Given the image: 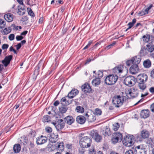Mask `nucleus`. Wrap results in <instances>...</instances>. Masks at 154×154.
I'll return each instance as SVG.
<instances>
[{
	"mask_svg": "<svg viewBox=\"0 0 154 154\" xmlns=\"http://www.w3.org/2000/svg\"><path fill=\"white\" fill-rule=\"evenodd\" d=\"M136 20L135 18L131 22L128 23L127 25L128 26L129 29H131L134 25V24L136 23Z\"/></svg>",
	"mask_w": 154,
	"mask_h": 154,
	"instance_id": "58836bf2",
	"label": "nucleus"
},
{
	"mask_svg": "<svg viewBox=\"0 0 154 154\" xmlns=\"http://www.w3.org/2000/svg\"><path fill=\"white\" fill-rule=\"evenodd\" d=\"M123 66L122 65H120L114 67L112 69V72L115 74V75L119 76L120 78L124 76L123 75H121V74L123 72Z\"/></svg>",
	"mask_w": 154,
	"mask_h": 154,
	"instance_id": "0eeeda50",
	"label": "nucleus"
},
{
	"mask_svg": "<svg viewBox=\"0 0 154 154\" xmlns=\"http://www.w3.org/2000/svg\"><path fill=\"white\" fill-rule=\"evenodd\" d=\"M146 143L149 144V146H150L151 147H153L154 144V140L151 138H149L146 140Z\"/></svg>",
	"mask_w": 154,
	"mask_h": 154,
	"instance_id": "2f4dec72",
	"label": "nucleus"
},
{
	"mask_svg": "<svg viewBox=\"0 0 154 154\" xmlns=\"http://www.w3.org/2000/svg\"><path fill=\"white\" fill-rule=\"evenodd\" d=\"M129 94L132 97L134 98L137 96L138 93L137 90L134 88H132L129 91Z\"/></svg>",
	"mask_w": 154,
	"mask_h": 154,
	"instance_id": "5701e85b",
	"label": "nucleus"
},
{
	"mask_svg": "<svg viewBox=\"0 0 154 154\" xmlns=\"http://www.w3.org/2000/svg\"><path fill=\"white\" fill-rule=\"evenodd\" d=\"M150 76L152 78H154V69L151 71Z\"/></svg>",
	"mask_w": 154,
	"mask_h": 154,
	"instance_id": "774afa93",
	"label": "nucleus"
},
{
	"mask_svg": "<svg viewBox=\"0 0 154 154\" xmlns=\"http://www.w3.org/2000/svg\"><path fill=\"white\" fill-rule=\"evenodd\" d=\"M122 138V134L119 133H114L111 139L112 143L115 144L118 141H121Z\"/></svg>",
	"mask_w": 154,
	"mask_h": 154,
	"instance_id": "1a4fd4ad",
	"label": "nucleus"
},
{
	"mask_svg": "<svg viewBox=\"0 0 154 154\" xmlns=\"http://www.w3.org/2000/svg\"><path fill=\"white\" fill-rule=\"evenodd\" d=\"M9 47V45L7 44H4L2 46V48L4 50L7 49Z\"/></svg>",
	"mask_w": 154,
	"mask_h": 154,
	"instance_id": "052dcab7",
	"label": "nucleus"
},
{
	"mask_svg": "<svg viewBox=\"0 0 154 154\" xmlns=\"http://www.w3.org/2000/svg\"><path fill=\"white\" fill-rule=\"evenodd\" d=\"M75 110L77 112L83 113L84 111V109L83 107L80 106H78L76 107Z\"/></svg>",
	"mask_w": 154,
	"mask_h": 154,
	"instance_id": "4c0bfd02",
	"label": "nucleus"
},
{
	"mask_svg": "<svg viewBox=\"0 0 154 154\" xmlns=\"http://www.w3.org/2000/svg\"><path fill=\"white\" fill-rule=\"evenodd\" d=\"M28 14L29 15L32 17H34L35 15H34V13L33 12V11H32L31 9L28 12Z\"/></svg>",
	"mask_w": 154,
	"mask_h": 154,
	"instance_id": "e2e57ef3",
	"label": "nucleus"
},
{
	"mask_svg": "<svg viewBox=\"0 0 154 154\" xmlns=\"http://www.w3.org/2000/svg\"><path fill=\"white\" fill-rule=\"evenodd\" d=\"M16 38L17 41H20L23 39V37L21 35H17Z\"/></svg>",
	"mask_w": 154,
	"mask_h": 154,
	"instance_id": "bf43d9fd",
	"label": "nucleus"
},
{
	"mask_svg": "<svg viewBox=\"0 0 154 154\" xmlns=\"http://www.w3.org/2000/svg\"><path fill=\"white\" fill-rule=\"evenodd\" d=\"M143 65L145 68H149L151 66V61L149 59H147L144 61Z\"/></svg>",
	"mask_w": 154,
	"mask_h": 154,
	"instance_id": "c756f323",
	"label": "nucleus"
},
{
	"mask_svg": "<svg viewBox=\"0 0 154 154\" xmlns=\"http://www.w3.org/2000/svg\"><path fill=\"white\" fill-rule=\"evenodd\" d=\"M102 111L101 109H98L96 108L95 110V115H100L101 114Z\"/></svg>",
	"mask_w": 154,
	"mask_h": 154,
	"instance_id": "c03bdc74",
	"label": "nucleus"
},
{
	"mask_svg": "<svg viewBox=\"0 0 154 154\" xmlns=\"http://www.w3.org/2000/svg\"><path fill=\"white\" fill-rule=\"evenodd\" d=\"M92 143V140L88 137H82L79 141L80 145L81 147L83 148L90 147Z\"/></svg>",
	"mask_w": 154,
	"mask_h": 154,
	"instance_id": "f03ea898",
	"label": "nucleus"
},
{
	"mask_svg": "<svg viewBox=\"0 0 154 154\" xmlns=\"http://www.w3.org/2000/svg\"><path fill=\"white\" fill-rule=\"evenodd\" d=\"M148 12L146 9H143L141 11H139L138 14L139 16H142L148 14Z\"/></svg>",
	"mask_w": 154,
	"mask_h": 154,
	"instance_id": "e433bc0d",
	"label": "nucleus"
},
{
	"mask_svg": "<svg viewBox=\"0 0 154 154\" xmlns=\"http://www.w3.org/2000/svg\"><path fill=\"white\" fill-rule=\"evenodd\" d=\"M15 46L16 47L17 49L18 50L21 47V43H19L17 45H15Z\"/></svg>",
	"mask_w": 154,
	"mask_h": 154,
	"instance_id": "0e129e2a",
	"label": "nucleus"
},
{
	"mask_svg": "<svg viewBox=\"0 0 154 154\" xmlns=\"http://www.w3.org/2000/svg\"><path fill=\"white\" fill-rule=\"evenodd\" d=\"M125 154H134L132 150H129L127 151Z\"/></svg>",
	"mask_w": 154,
	"mask_h": 154,
	"instance_id": "338daca9",
	"label": "nucleus"
},
{
	"mask_svg": "<svg viewBox=\"0 0 154 154\" xmlns=\"http://www.w3.org/2000/svg\"><path fill=\"white\" fill-rule=\"evenodd\" d=\"M118 76L113 74L109 75L106 76L105 80V83L108 85L114 84L118 79Z\"/></svg>",
	"mask_w": 154,
	"mask_h": 154,
	"instance_id": "7ed1b4c3",
	"label": "nucleus"
},
{
	"mask_svg": "<svg viewBox=\"0 0 154 154\" xmlns=\"http://www.w3.org/2000/svg\"><path fill=\"white\" fill-rule=\"evenodd\" d=\"M59 139L58 134L57 132H53L51 134L49 140L52 143H56Z\"/></svg>",
	"mask_w": 154,
	"mask_h": 154,
	"instance_id": "9b49d317",
	"label": "nucleus"
},
{
	"mask_svg": "<svg viewBox=\"0 0 154 154\" xmlns=\"http://www.w3.org/2000/svg\"><path fill=\"white\" fill-rule=\"evenodd\" d=\"M142 38L144 42H147L149 41L150 35L149 34H147L146 35L143 36Z\"/></svg>",
	"mask_w": 154,
	"mask_h": 154,
	"instance_id": "c9c22d12",
	"label": "nucleus"
},
{
	"mask_svg": "<svg viewBox=\"0 0 154 154\" xmlns=\"http://www.w3.org/2000/svg\"><path fill=\"white\" fill-rule=\"evenodd\" d=\"M100 80L99 78H96L92 81V85L95 87L99 85L100 83Z\"/></svg>",
	"mask_w": 154,
	"mask_h": 154,
	"instance_id": "7c9ffc66",
	"label": "nucleus"
},
{
	"mask_svg": "<svg viewBox=\"0 0 154 154\" xmlns=\"http://www.w3.org/2000/svg\"><path fill=\"white\" fill-rule=\"evenodd\" d=\"M37 68H38L37 69H35L34 72V75H35V77L36 78L37 75L39 74V67L38 66Z\"/></svg>",
	"mask_w": 154,
	"mask_h": 154,
	"instance_id": "603ef678",
	"label": "nucleus"
},
{
	"mask_svg": "<svg viewBox=\"0 0 154 154\" xmlns=\"http://www.w3.org/2000/svg\"><path fill=\"white\" fill-rule=\"evenodd\" d=\"M133 64L138 65L140 62L141 59L140 55L135 56L131 58Z\"/></svg>",
	"mask_w": 154,
	"mask_h": 154,
	"instance_id": "b1692460",
	"label": "nucleus"
},
{
	"mask_svg": "<svg viewBox=\"0 0 154 154\" xmlns=\"http://www.w3.org/2000/svg\"><path fill=\"white\" fill-rule=\"evenodd\" d=\"M116 44V42H114L112 44L106 46V49H107V50H108L112 48L114 45H115Z\"/></svg>",
	"mask_w": 154,
	"mask_h": 154,
	"instance_id": "3c124183",
	"label": "nucleus"
},
{
	"mask_svg": "<svg viewBox=\"0 0 154 154\" xmlns=\"http://www.w3.org/2000/svg\"><path fill=\"white\" fill-rule=\"evenodd\" d=\"M149 111L148 109H144L142 110L140 113V116L141 118H146L149 115Z\"/></svg>",
	"mask_w": 154,
	"mask_h": 154,
	"instance_id": "412c9836",
	"label": "nucleus"
},
{
	"mask_svg": "<svg viewBox=\"0 0 154 154\" xmlns=\"http://www.w3.org/2000/svg\"><path fill=\"white\" fill-rule=\"evenodd\" d=\"M14 35L13 34H11L8 37V38L10 40L12 41L14 39Z\"/></svg>",
	"mask_w": 154,
	"mask_h": 154,
	"instance_id": "6e6d98bb",
	"label": "nucleus"
},
{
	"mask_svg": "<svg viewBox=\"0 0 154 154\" xmlns=\"http://www.w3.org/2000/svg\"><path fill=\"white\" fill-rule=\"evenodd\" d=\"M52 151L57 150L56 143L51 145V146L49 147Z\"/></svg>",
	"mask_w": 154,
	"mask_h": 154,
	"instance_id": "a18cd8bd",
	"label": "nucleus"
},
{
	"mask_svg": "<svg viewBox=\"0 0 154 154\" xmlns=\"http://www.w3.org/2000/svg\"><path fill=\"white\" fill-rule=\"evenodd\" d=\"M134 137L133 135H127L124 138L123 143L124 145L127 146H130L133 144V141Z\"/></svg>",
	"mask_w": 154,
	"mask_h": 154,
	"instance_id": "20e7f679",
	"label": "nucleus"
},
{
	"mask_svg": "<svg viewBox=\"0 0 154 154\" xmlns=\"http://www.w3.org/2000/svg\"><path fill=\"white\" fill-rule=\"evenodd\" d=\"M120 127L119 124L118 123H116L113 125L112 129L115 131H117Z\"/></svg>",
	"mask_w": 154,
	"mask_h": 154,
	"instance_id": "ea45409f",
	"label": "nucleus"
},
{
	"mask_svg": "<svg viewBox=\"0 0 154 154\" xmlns=\"http://www.w3.org/2000/svg\"><path fill=\"white\" fill-rule=\"evenodd\" d=\"M11 29L10 27L5 28L1 30L0 32L3 35H6L11 32Z\"/></svg>",
	"mask_w": 154,
	"mask_h": 154,
	"instance_id": "c85d7f7f",
	"label": "nucleus"
},
{
	"mask_svg": "<svg viewBox=\"0 0 154 154\" xmlns=\"http://www.w3.org/2000/svg\"><path fill=\"white\" fill-rule=\"evenodd\" d=\"M91 135L94 137L95 141L97 142H100L102 139L101 136L98 134V133L94 130L91 132Z\"/></svg>",
	"mask_w": 154,
	"mask_h": 154,
	"instance_id": "ddd939ff",
	"label": "nucleus"
},
{
	"mask_svg": "<svg viewBox=\"0 0 154 154\" xmlns=\"http://www.w3.org/2000/svg\"><path fill=\"white\" fill-rule=\"evenodd\" d=\"M82 91L84 93H90L91 91V88L89 84H85L81 87Z\"/></svg>",
	"mask_w": 154,
	"mask_h": 154,
	"instance_id": "dca6fc26",
	"label": "nucleus"
},
{
	"mask_svg": "<svg viewBox=\"0 0 154 154\" xmlns=\"http://www.w3.org/2000/svg\"><path fill=\"white\" fill-rule=\"evenodd\" d=\"M5 19L8 22H11L13 20V15L11 13H8L4 15Z\"/></svg>",
	"mask_w": 154,
	"mask_h": 154,
	"instance_id": "a878e982",
	"label": "nucleus"
},
{
	"mask_svg": "<svg viewBox=\"0 0 154 154\" xmlns=\"http://www.w3.org/2000/svg\"><path fill=\"white\" fill-rule=\"evenodd\" d=\"M147 150L143 144H140L135 147L134 152L136 154H146Z\"/></svg>",
	"mask_w": 154,
	"mask_h": 154,
	"instance_id": "6e6552de",
	"label": "nucleus"
},
{
	"mask_svg": "<svg viewBox=\"0 0 154 154\" xmlns=\"http://www.w3.org/2000/svg\"><path fill=\"white\" fill-rule=\"evenodd\" d=\"M36 143L37 145H41L46 143L48 140L47 137L41 135L36 138Z\"/></svg>",
	"mask_w": 154,
	"mask_h": 154,
	"instance_id": "9d476101",
	"label": "nucleus"
},
{
	"mask_svg": "<svg viewBox=\"0 0 154 154\" xmlns=\"http://www.w3.org/2000/svg\"><path fill=\"white\" fill-rule=\"evenodd\" d=\"M21 149V146L19 144H17L14 145L13 150L15 153H18L20 152Z\"/></svg>",
	"mask_w": 154,
	"mask_h": 154,
	"instance_id": "473e14b6",
	"label": "nucleus"
},
{
	"mask_svg": "<svg viewBox=\"0 0 154 154\" xmlns=\"http://www.w3.org/2000/svg\"><path fill=\"white\" fill-rule=\"evenodd\" d=\"M35 132L34 131H30L29 134V136L30 137H31L32 138V139L33 140L34 137H35Z\"/></svg>",
	"mask_w": 154,
	"mask_h": 154,
	"instance_id": "49530a36",
	"label": "nucleus"
},
{
	"mask_svg": "<svg viewBox=\"0 0 154 154\" xmlns=\"http://www.w3.org/2000/svg\"><path fill=\"white\" fill-rule=\"evenodd\" d=\"M50 118V116L46 115L44 116L43 118V121L45 122H48Z\"/></svg>",
	"mask_w": 154,
	"mask_h": 154,
	"instance_id": "de8ad7c7",
	"label": "nucleus"
},
{
	"mask_svg": "<svg viewBox=\"0 0 154 154\" xmlns=\"http://www.w3.org/2000/svg\"><path fill=\"white\" fill-rule=\"evenodd\" d=\"M86 119L89 122H94L96 120V117L95 114L94 113H91L89 112L86 113L85 115Z\"/></svg>",
	"mask_w": 154,
	"mask_h": 154,
	"instance_id": "f8f14e48",
	"label": "nucleus"
},
{
	"mask_svg": "<svg viewBox=\"0 0 154 154\" xmlns=\"http://www.w3.org/2000/svg\"><path fill=\"white\" fill-rule=\"evenodd\" d=\"M56 125V127L58 130H60L63 128L65 126V123L63 120L62 119H59L58 121L55 123Z\"/></svg>",
	"mask_w": 154,
	"mask_h": 154,
	"instance_id": "f3484780",
	"label": "nucleus"
},
{
	"mask_svg": "<svg viewBox=\"0 0 154 154\" xmlns=\"http://www.w3.org/2000/svg\"><path fill=\"white\" fill-rule=\"evenodd\" d=\"M124 101V97H123L119 95L114 96L112 100V102L115 107H119L121 106Z\"/></svg>",
	"mask_w": 154,
	"mask_h": 154,
	"instance_id": "39448f33",
	"label": "nucleus"
},
{
	"mask_svg": "<svg viewBox=\"0 0 154 154\" xmlns=\"http://www.w3.org/2000/svg\"><path fill=\"white\" fill-rule=\"evenodd\" d=\"M141 136L143 139H145L148 137L149 135L148 131L146 130H143L141 132Z\"/></svg>",
	"mask_w": 154,
	"mask_h": 154,
	"instance_id": "cd10ccee",
	"label": "nucleus"
},
{
	"mask_svg": "<svg viewBox=\"0 0 154 154\" xmlns=\"http://www.w3.org/2000/svg\"><path fill=\"white\" fill-rule=\"evenodd\" d=\"M86 120V117L82 116H78L76 118V122L81 124H84Z\"/></svg>",
	"mask_w": 154,
	"mask_h": 154,
	"instance_id": "4be33fe9",
	"label": "nucleus"
},
{
	"mask_svg": "<svg viewBox=\"0 0 154 154\" xmlns=\"http://www.w3.org/2000/svg\"><path fill=\"white\" fill-rule=\"evenodd\" d=\"M65 122L68 124L71 125L73 123L75 119L73 117L71 116H68L64 119Z\"/></svg>",
	"mask_w": 154,
	"mask_h": 154,
	"instance_id": "aec40b11",
	"label": "nucleus"
},
{
	"mask_svg": "<svg viewBox=\"0 0 154 154\" xmlns=\"http://www.w3.org/2000/svg\"><path fill=\"white\" fill-rule=\"evenodd\" d=\"M136 79L132 76H129L126 77L124 79V83L125 85L131 87L135 85Z\"/></svg>",
	"mask_w": 154,
	"mask_h": 154,
	"instance_id": "423d86ee",
	"label": "nucleus"
},
{
	"mask_svg": "<svg viewBox=\"0 0 154 154\" xmlns=\"http://www.w3.org/2000/svg\"><path fill=\"white\" fill-rule=\"evenodd\" d=\"M139 71L138 65L136 64H133L130 68V71L131 73L134 74L138 73Z\"/></svg>",
	"mask_w": 154,
	"mask_h": 154,
	"instance_id": "a211bd4d",
	"label": "nucleus"
},
{
	"mask_svg": "<svg viewBox=\"0 0 154 154\" xmlns=\"http://www.w3.org/2000/svg\"><path fill=\"white\" fill-rule=\"evenodd\" d=\"M45 130L46 132L49 133L52 132V129L50 127H47L45 128Z\"/></svg>",
	"mask_w": 154,
	"mask_h": 154,
	"instance_id": "4d7b16f0",
	"label": "nucleus"
},
{
	"mask_svg": "<svg viewBox=\"0 0 154 154\" xmlns=\"http://www.w3.org/2000/svg\"><path fill=\"white\" fill-rule=\"evenodd\" d=\"M57 150L62 151L64 149V145L63 142H58L56 143Z\"/></svg>",
	"mask_w": 154,
	"mask_h": 154,
	"instance_id": "393cba45",
	"label": "nucleus"
},
{
	"mask_svg": "<svg viewBox=\"0 0 154 154\" xmlns=\"http://www.w3.org/2000/svg\"><path fill=\"white\" fill-rule=\"evenodd\" d=\"M32 141H30L29 143V147L30 148V149L33 148L35 146L34 143L33 141V140L32 139Z\"/></svg>",
	"mask_w": 154,
	"mask_h": 154,
	"instance_id": "8fccbe9b",
	"label": "nucleus"
},
{
	"mask_svg": "<svg viewBox=\"0 0 154 154\" xmlns=\"http://www.w3.org/2000/svg\"><path fill=\"white\" fill-rule=\"evenodd\" d=\"M79 93V91L76 89H72L68 94L67 97L68 99H72L75 97Z\"/></svg>",
	"mask_w": 154,
	"mask_h": 154,
	"instance_id": "6ab92c4d",
	"label": "nucleus"
},
{
	"mask_svg": "<svg viewBox=\"0 0 154 154\" xmlns=\"http://www.w3.org/2000/svg\"><path fill=\"white\" fill-rule=\"evenodd\" d=\"M89 154H96V151L95 149L94 148H93L91 149H90L89 150Z\"/></svg>",
	"mask_w": 154,
	"mask_h": 154,
	"instance_id": "864d4df0",
	"label": "nucleus"
},
{
	"mask_svg": "<svg viewBox=\"0 0 154 154\" xmlns=\"http://www.w3.org/2000/svg\"><path fill=\"white\" fill-rule=\"evenodd\" d=\"M146 49L149 52H152L154 50V45L150 44L147 45Z\"/></svg>",
	"mask_w": 154,
	"mask_h": 154,
	"instance_id": "f704fd0d",
	"label": "nucleus"
},
{
	"mask_svg": "<svg viewBox=\"0 0 154 154\" xmlns=\"http://www.w3.org/2000/svg\"><path fill=\"white\" fill-rule=\"evenodd\" d=\"M6 22L2 19H0V28L2 29L5 27L6 25Z\"/></svg>",
	"mask_w": 154,
	"mask_h": 154,
	"instance_id": "79ce46f5",
	"label": "nucleus"
},
{
	"mask_svg": "<svg viewBox=\"0 0 154 154\" xmlns=\"http://www.w3.org/2000/svg\"><path fill=\"white\" fill-rule=\"evenodd\" d=\"M92 41H90L89 42L88 44L83 48V50H85L89 47L92 43Z\"/></svg>",
	"mask_w": 154,
	"mask_h": 154,
	"instance_id": "5fc2aeb1",
	"label": "nucleus"
},
{
	"mask_svg": "<svg viewBox=\"0 0 154 154\" xmlns=\"http://www.w3.org/2000/svg\"><path fill=\"white\" fill-rule=\"evenodd\" d=\"M68 97H67V96H66L61 99L60 101V103L63 106H67L71 103L72 100H69L68 99Z\"/></svg>",
	"mask_w": 154,
	"mask_h": 154,
	"instance_id": "2eb2a0df",
	"label": "nucleus"
},
{
	"mask_svg": "<svg viewBox=\"0 0 154 154\" xmlns=\"http://www.w3.org/2000/svg\"><path fill=\"white\" fill-rule=\"evenodd\" d=\"M68 109V108L66 107L63 106L60 107L59 110L60 112L62 113H65Z\"/></svg>",
	"mask_w": 154,
	"mask_h": 154,
	"instance_id": "a19ab883",
	"label": "nucleus"
},
{
	"mask_svg": "<svg viewBox=\"0 0 154 154\" xmlns=\"http://www.w3.org/2000/svg\"><path fill=\"white\" fill-rule=\"evenodd\" d=\"M148 79V76L146 74H140L137 77V81L138 84L139 88L141 91H144L146 88V85L145 83Z\"/></svg>",
	"mask_w": 154,
	"mask_h": 154,
	"instance_id": "f257e3e1",
	"label": "nucleus"
},
{
	"mask_svg": "<svg viewBox=\"0 0 154 154\" xmlns=\"http://www.w3.org/2000/svg\"><path fill=\"white\" fill-rule=\"evenodd\" d=\"M150 109L152 112H154V103L151 105Z\"/></svg>",
	"mask_w": 154,
	"mask_h": 154,
	"instance_id": "69168bd1",
	"label": "nucleus"
},
{
	"mask_svg": "<svg viewBox=\"0 0 154 154\" xmlns=\"http://www.w3.org/2000/svg\"><path fill=\"white\" fill-rule=\"evenodd\" d=\"M25 12V10L23 8H22L21 7L18 6V11L17 13L20 15H23L24 14Z\"/></svg>",
	"mask_w": 154,
	"mask_h": 154,
	"instance_id": "72a5a7b5",
	"label": "nucleus"
},
{
	"mask_svg": "<svg viewBox=\"0 0 154 154\" xmlns=\"http://www.w3.org/2000/svg\"><path fill=\"white\" fill-rule=\"evenodd\" d=\"M97 75H96V76L97 77V78H99L100 79V78L103 76V72L101 71H99L97 72Z\"/></svg>",
	"mask_w": 154,
	"mask_h": 154,
	"instance_id": "37998d69",
	"label": "nucleus"
},
{
	"mask_svg": "<svg viewBox=\"0 0 154 154\" xmlns=\"http://www.w3.org/2000/svg\"><path fill=\"white\" fill-rule=\"evenodd\" d=\"M126 64L127 66H130L131 64L133 65V63L132 61V59L131 58V60H127L126 62Z\"/></svg>",
	"mask_w": 154,
	"mask_h": 154,
	"instance_id": "09e8293b",
	"label": "nucleus"
},
{
	"mask_svg": "<svg viewBox=\"0 0 154 154\" xmlns=\"http://www.w3.org/2000/svg\"><path fill=\"white\" fill-rule=\"evenodd\" d=\"M103 134L105 137H108L111 134L110 128L107 126L103 130Z\"/></svg>",
	"mask_w": 154,
	"mask_h": 154,
	"instance_id": "bb28decb",
	"label": "nucleus"
},
{
	"mask_svg": "<svg viewBox=\"0 0 154 154\" xmlns=\"http://www.w3.org/2000/svg\"><path fill=\"white\" fill-rule=\"evenodd\" d=\"M84 148L81 147L79 149V152L81 154H83L85 152V149Z\"/></svg>",
	"mask_w": 154,
	"mask_h": 154,
	"instance_id": "680f3d73",
	"label": "nucleus"
},
{
	"mask_svg": "<svg viewBox=\"0 0 154 154\" xmlns=\"http://www.w3.org/2000/svg\"><path fill=\"white\" fill-rule=\"evenodd\" d=\"M12 58L13 56L12 55L7 56H6L4 60L2 61V63L3 64L5 67L7 66L10 63Z\"/></svg>",
	"mask_w": 154,
	"mask_h": 154,
	"instance_id": "4468645a",
	"label": "nucleus"
},
{
	"mask_svg": "<svg viewBox=\"0 0 154 154\" xmlns=\"http://www.w3.org/2000/svg\"><path fill=\"white\" fill-rule=\"evenodd\" d=\"M20 20L24 22H26L28 20V18L26 16H24Z\"/></svg>",
	"mask_w": 154,
	"mask_h": 154,
	"instance_id": "13d9d810",
	"label": "nucleus"
}]
</instances>
